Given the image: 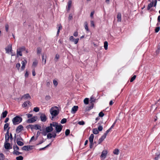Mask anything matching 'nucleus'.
Wrapping results in <instances>:
<instances>
[{
    "label": "nucleus",
    "instance_id": "nucleus-1",
    "mask_svg": "<svg viewBox=\"0 0 160 160\" xmlns=\"http://www.w3.org/2000/svg\"><path fill=\"white\" fill-rule=\"evenodd\" d=\"M52 127H53V122L50 123L49 126L47 127L46 129L44 128L42 129V132H41L42 134L45 136L47 135V133L51 132L53 130Z\"/></svg>",
    "mask_w": 160,
    "mask_h": 160
},
{
    "label": "nucleus",
    "instance_id": "nucleus-2",
    "mask_svg": "<svg viewBox=\"0 0 160 160\" xmlns=\"http://www.w3.org/2000/svg\"><path fill=\"white\" fill-rule=\"evenodd\" d=\"M22 118L19 116H16L12 119V122L14 125H16L21 123L22 121Z\"/></svg>",
    "mask_w": 160,
    "mask_h": 160
},
{
    "label": "nucleus",
    "instance_id": "nucleus-3",
    "mask_svg": "<svg viewBox=\"0 0 160 160\" xmlns=\"http://www.w3.org/2000/svg\"><path fill=\"white\" fill-rule=\"evenodd\" d=\"M53 127H55V129L57 132H60L62 128V126L60 124L58 125V123L57 122H53Z\"/></svg>",
    "mask_w": 160,
    "mask_h": 160
},
{
    "label": "nucleus",
    "instance_id": "nucleus-4",
    "mask_svg": "<svg viewBox=\"0 0 160 160\" xmlns=\"http://www.w3.org/2000/svg\"><path fill=\"white\" fill-rule=\"evenodd\" d=\"M50 112L52 116V120L59 113V112L57 110L53 108H52L50 110Z\"/></svg>",
    "mask_w": 160,
    "mask_h": 160
},
{
    "label": "nucleus",
    "instance_id": "nucleus-5",
    "mask_svg": "<svg viewBox=\"0 0 160 160\" xmlns=\"http://www.w3.org/2000/svg\"><path fill=\"white\" fill-rule=\"evenodd\" d=\"M94 136L93 134H92L90 135L89 138V141L90 143V148H92L93 147V145L94 144V143H96L95 142H93V140L94 138Z\"/></svg>",
    "mask_w": 160,
    "mask_h": 160
},
{
    "label": "nucleus",
    "instance_id": "nucleus-6",
    "mask_svg": "<svg viewBox=\"0 0 160 160\" xmlns=\"http://www.w3.org/2000/svg\"><path fill=\"white\" fill-rule=\"evenodd\" d=\"M152 152L153 153L155 152V154H153V156L155 157L154 160H158V158L160 157V152L158 150L156 151L155 150H153L152 151Z\"/></svg>",
    "mask_w": 160,
    "mask_h": 160
},
{
    "label": "nucleus",
    "instance_id": "nucleus-7",
    "mask_svg": "<svg viewBox=\"0 0 160 160\" xmlns=\"http://www.w3.org/2000/svg\"><path fill=\"white\" fill-rule=\"evenodd\" d=\"M6 51V53L9 54L10 52L11 53H12V46L11 44H9L5 48Z\"/></svg>",
    "mask_w": 160,
    "mask_h": 160
},
{
    "label": "nucleus",
    "instance_id": "nucleus-8",
    "mask_svg": "<svg viewBox=\"0 0 160 160\" xmlns=\"http://www.w3.org/2000/svg\"><path fill=\"white\" fill-rule=\"evenodd\" d=\"M10 127H9L7 129V132L5 134V142H8L9 138V130Z\"/></svg>",
    "mask_w": 160,
    "mask_h": 160
},
{
    "label": "nucleus",
    "instance_id": "nucleus-9",
    "mask_svg": "<svg viewBox=\"0 0 160 160\" xmlns=\"http://www.w3.org/2000/svg\"><path fill=\"white\" fill-rule=\"evenodd\" d=\"M37 119L36 117H33L32 118L28 119L26 121V122L27 123H33L36 121Z\"/></svg>",
    "mask_w": 160,
    "mask_h": 160
},
{
    "label": "nucleus",
    "instance_id": "nucleus-10",
    "mask_svg": "<svg viewBox=\"0 0 160 160\" xmlns=\"http://www.w3.org/2000/svg\"><path fill=\"white\" fill-rule=\"evenodd\" d=\"M33 146L29 145V146H24L23 147L22 149L24 151H29L32 149Z\"/></svg>",
    "mask_w": 160,
    "mask_h": 160
},
{
    "label": "nucleus",
    "instance_id": "nucleus-11",
    "mask_svg": "<svg viewBox=\"0 0 160 160\" xmlns=\"http://www.w3.org/2000/svg\"><path fill=\"white\" fill-rule=\"evenodd\" d=\"M4 148L6 149H9L12 148V146L10 145V143L8 142H5L4 144Z\"/></svg>",
    "mask_w": 160,
    "mask_h": 160
},
{
    "label": "nucleus",
    "instance_id": "nucleus-12",
    "mask_svg": "<svg viewBox=\"0 0 160 160\" xmlns=\"http://www.w3.org/2000/svg\"><path fill=\"white\" fill-rule=\"evenodd\" d=\"M40 118L41 121L43 122H45L47 119V118L46 115L44 113L41 114Z\"/></svg>",
    "mask_w": 160,
    "mask_h": 160
},
{
    "label": "nucleus",
    "instance_id": "nucleus-13",
    "mask_svg": "<svg viewBox=\"0 0 160 160\" xmlns=\"http://www.w3.org/2000/svg\"><path fill=\"white\" fill-rule=\"evenodd\" d=\"M23 127L22 125H19L17 128L16 132L17 133H19L23 130Z\"/></svg>",
    "mask_w": 160,
    "mask_h": 160
},
{
    "label": "nucleus",
    "instance_id": "nucleus-14",
    "mask_svg": "<svg viewBox=\"0 0 160 160\" xmlns=\"http://www.w3.org/2000/svg\"><path fill=\"white\" fill-rule=\"evenodd\" d=\"M78 106H74L72 109L71 112L72 114H74L76 113V111L78 110Z\"/></svg>",
    "mask_w": 160,
    "mask_h": 160
},
{
    "label": "nucleus",
    "instance_id": "nucleus-15",
    "mask_svg": "<svg viewBox=\"0 0 160 160\" xmlns=\"http://www.w3.org/2000/svg\"><path fill=\"white\" fill-rule=\"evenodd\" d=\"M27 63V61L26 60H24L22 61L21 64H22V65L21 67V70L23 71L25 69V68L26 64Z\"/></svg>",
    "mask_w": 160,
    "mask_h": 160
},
{
    "label": "nucleus",
    "instance_id": "nucleus-16",
    "mask_svg": "<svg viewBox=\"0 0 160 160\" xmlns=\"http://www.w3.org/2000/svg\"><path fill=\"white\" fill-rule=\"evenodd\" d=\"M107 154V151L103 150L102 152V154L101 155V158H105L106 157Z\"/></svg>",
    "mask_w": 160,
    "mask_h": 160
},
{
    "label": "nucleus",
    "instance_id": "nucleus-17",
    "mask_svg": "<svg viewBox=\"0 0 160 160\" xmlns=\"http://www.w3.org/2000/svg\"><path fill=\"white\" fill-rule=\"evenodd\" d=\"M106 136L104 134L103 135L101 136L100 138L98 140L99 143H100L101 142H102L103 140L105 138Z\"/></svg>",
    "mask_w": 160,
    "mask_h": 160
},
{
    "label": "nucleus",
    "instance_id": "nucleus-18",
    "mask_svg": "<svg viewBox=\"0 0 160 160\" xmlns=\"http://www.w3.org/2000/svg\"><path fill=\"white\" fill-rule=\"evenodd\" d=\"M34 129L36 130L38 129L40 131L42 132V129H41V127L38 124L34 125Z\"/></svg>",
    "mask_w": 160,
    "mask_h": 160
},
{
    "label": "nucleus",
    "instance_id": "nucleus-19",
    "mask_svg": "<svg viewBox=\"0 0 160 160\" xmlns=\"http://www.w3.org/2000/svg\"><path fill=\"white\" fill-rule=\"evenodd\" d=\"M23 98L24 99H27L28 98L31 99V97L29 95V94L27 93L26 94H24L22 97V98Z\"/></svg>",
    "mask_w": 160,
    "mask_h": 160
},
{
    "label": "nucleus",
    "instance_id": "nucleus-20",
    "mask_svg": "<svg viewBox=\"0 0 160 160\" xmlns=\"http://www.w3.org/2000/svg\"><path fill=\"white\" fill-rule=\"evenodd\" d=\"M8 113L7 111H5L4 112H3L1 116V118H5L7 115Z\"/></svg>",
    "mask_w": 160,
    "mask_h": 160
},
{
    "label": "nucleus",
    "instance_id": "nucleus-21",
    "mask_svg": "<svg viewBox=\"0 0 160 160\" xmlns=\"http://www.w3.org/2000/svg\"><path fill=\"white\" fill-rule=\"evenodd\" d=\"M18 140H19L18 138H17L16 142H17V144H18V145L19 146H23L24 145V143L22 142L21 141H19Z\"/></svg>",
    "mask_w": 160,
    "mask_h": 160
},
{
    "label": "nucleus",
    "instance_id": "nucleus-22",
    "mask_svg": "<svg viewBox=\"0 0 160 160\" xmlns=\"http://www.w3.org/2000/svg\"><path fill=\"white\" fill-rule=\"evenodd\" d=\"M121 15L120 13H118L117 16V18L118 19L117 21L118 22H120L121 21Z\"/></svg>",
    "mask_w": 160,
    "mask_h": 160
},
{
    "label": "nucleus",
    "instance_id": "nucleus-23",
    "mask_svg": "<svg viewBox=\"0 0 160 160\" xmlns=\"http://www.w3.org/2000/svg\"><path fill=\"white\" fill-rule=\"evenodd\" d=\"M13 153L14 155L18 156L20 154H22V152H18V151H14Z\"/></svg>",
    "mask_w": 160,
    "mask_h": 160
},
{
    "label": "nucleus",
    "instance_id": "nucleus-24",
    "mask_svg": "<svg viewBox=\"0 0 160 160\" xmlns=\"http://www.w3.org/2000/svg\"><path fill=\"white\" fill-rule=\"evenodd\" d=\"M27 129L31 128L32 130L34 129V125H29L26 127Z\"/></svg>",
    "mask_w": 160,
    "mask_h": 160
},
{
    "label": "nucleus",
    "instance_id": "nucleus-25",
    "mask_svg": "<svg viewBox=\"0 0 160 160\" xmlns=\"http://www.w3.org/2000/svg\"><path fill=\"white\" fill-rule=\"evenodd\" d=\"M72 3V2L71 0H69L68 1V3L67 10H70V7L71 6Z\"/></svg>",
    "mask_w": 160,
    "mask_h": 160
},
{
    "label": "nucleus",
    "instance_id": "nucleus-26",
    "mask_svg": "<svg viewBox=\"0 0 160 160\" xmlns=\"http://www.w3.org/2000/svg\"><path fill=\"white\" fill-rule=\"evenodd\" d=\"M84 27L85 29L87 31H89V29L88 28V25L87 22H85L84 23Z\"/></svg>",
    "mask_w": 160,
    "mask_h": 160
},
{
    "label": "nucleus",
    "instance_id": "nucleus-27",
    "mask_svg": "<svg viewBox=\"0 0 160 160\" xmlns=\"http://www.w3.org/2000/svg\"><path fill=\"white\" fill-rule=\"evenodd\" d=\"M153 2H151L148 5L147 7L148 10H149L150 8L153 6Z\"/></svg>",
    "mask_w": 160,
    "mask_h": 160
},
{
    "label": "nucleus",
    "instance_id": "nucleus-28",
    "mask_svg": "<svg viewBox=\"0 0 160 160\" xmlns=\"http://www.w3.org/2000/svg\"><path fill=\"white\" fill-rule=\"evenodd\" d=\"M22 52L18 49H17V56H18V55L22 56Z\"/></svg>",
    "mask_w": 160,
    "mask_h": 160
},
{
    "label": "nucleus",
    "instance_id": "nucleus-29",
    "mask_svg": "<svg viewBox=\"0 0 160 160\" xmlns=\"http://www.w3.org/2000/svg\"><path fill=\"white\" fill-rule=\"evenodd\" d=\"M93 107V104L92 103V105L89 107H87L86 108V111H89Z\"/></svg>",
    "mask_w": 160,
    "mask_h": 160
},
{
    "label": "nucleus",
    "instance_id": "nucleus-30",
    "mask_svg": "<svg viewBox=\"0 0 160 160\" xmlns=\"http://www.w3.org/2000/svg\"><path fill=\"white\" fill-rule=\"evenodd\" d=\"M119 150L118 149H115L113 151V153L115 155H118L119 153Z\"/></svg>",
    "mask_w": 160,
    "mask_h": 160
},
{
    "label": "nucleus",
    "instance_id": "nucleus-31",
    "mask_svg": "<svg viewBox=\"0 0 160 160\" xmlns=\"http://www.w3.org/2000/svg\"><path fill=\"white\" fill-rule=\"evenodd\" d=\"M13 147L14 151H18L19 150V147L16 144L13 145Z\"/></svg>",
    "mask_w": 160,
    "mask_h": 160
},
{
    "label": "nucleus",
    "instance_id": "nucleus-32",
    "mask_svg": "<svg viewBox=\"0 0 160 160\" xmlns=\"http://www.w3.org/2000/svg\"><path fill=\"white\" fill-rule=\"evenodd\" d=\"M37 54L39 56L40 54L41 53L42 51V49L40 47H38L37 48Z\"/></svg>",
    "mask_w": 160,
    "mask_h": 160
},
{
    "label": "nucleus",
    "instance_id": "nucleus-33",
    "mask_svg": "<svg viewBox=\"0 0 160 160\" xmlns=\"http://www.w3.org/2000/svg\"><path fill=\"white\" fill-rule=\"evenodd\" d=\"M99 131L97 128H94L93 129V133L95 134H97L99 133Z\"/></svg>",
    "mask_w": 160,
    "mask_h": 160
},
{
    "label": "nucleus",
    "instance_id": "nucleus-34",
    "mask_svg": "<svg viewBox=\"0 0 160 160\" xmlns=\"http://www.w3.org/2000/svg\"><path fill=\"white\" fill-rule=\"evenodd\" d=\"M42 62L44 64H45L46 63V58H44V56L43 55H42Z\"/></svg>",
    "mask_w": 160,
    "mask_h": 160
},
{
    "label": "nucleus",
    "instance_id": "nucleus-35",
    "mask_svg": "<svg viewBox=\"0 0 160 160\" xmlns=\"http://www.w3.org/2000/svg\"><path fill=\"white\" fill-rule=\"evenodd\" d=\"M104 48L105 50H107L108 48V42L107 41L104 42Z\"/></svg>",
    "mask_w": 160,
    "mask_h": 160
},
{
    "label": "nucleus",
    "instance_id": "nucleus-36",
    "mask_svg": "<svg viewBox=\"0 0 160 160\" xmlns=\"http://www.w3.org/2000/svg\"><path fill=\"white\" fill-rule=\"evenodd\" d=\"M30 102L29 101L25 102H24L22 105L24 107H26L27 106L28 104H29Z\"/></svg>",
    "mask_w": 160,
    "mask_h": 160
},
{
    "label": "nucleus",
    "instance_id": "nucleus-37",
    "mask_svg": "<svg viewBox=\"0 0 160 160\" xmlns=\"http://www.w3.org/2000/svg\"><path fill=\"white\" fill-rule=\"evenodd\" d=\"M51 145V143H50L49 144L47 145L44 148H40L39 149L40 151H41L42 150H44L46 148L48 147L50 145Z\"/></svg>",
    "mask_w": 160,
    "mask_h": 160
},
{
    "label": "nucleus",
    "instance_id": "nucleus-38",
    "mask_svg": "<svg viewBox=\"0 0 160 160\" xmlns=\"http://www.w3.org/2000/svg\"><path fill=\"white\" fill-rule=\"evenodd\" d=\"M85 104L87 105L88 103L89 99L88 98H86L83 101Z\"/></svg>",
    "mask_w": 160,
    "mask_h": 160
},
{
    "label": "nucleus",
    "instance_id": "nucleus-39",
    "mask_svg": "<svg viewBox=\"0 0 160 160\" xmlns=\"http://www.w3.org/2000/svg\"><path fill=\"white\" fill-rule=\"evenodd\" d=\"M9 124L8 123H6L5 124L4 126V130H6L7 128H9Z\"/></svg>",
    "mask_w": 160,
    "mask_h": 160
},
{
    "label": "nucleus",
    "instance_id": "nucleus-40",
    "mask_svg": "<svg viewBox=\"0 0 160 160\" xmlns=\"http://www.w3.org/2000/svg\"><path fill=\"white\" fill-rule=\"evenodd\" d=\"M70 133V130L68 129H67L65 131V134L66 136H68Z\"/></svg>",
    "mask_w": 160,
    "mask_h": 160
},
{
    "label": "nucleus",
    "instance_id": "nucleus-41",
    "mask_svg": "<svg viewBox=\"0 0 160 160\" xmlns=\"http://www.w3.org/2000/svg\"><path fill=\"white\" fill-rule=\"evenodd\" d=\"M4 156L3 154L1 153L0 154V160H4Z\"/></svg>",
    "mask_w": 160,
    "mask_h": 160
},
{
    "label": "nucleus",
    "instance_id": "nucleus-42",
    "mask_svg": "<svg viewBox=\"0 0 160 160\" xmlns=\"http://www.w3.org/2000/svg\"><path fill=\"white\" fill-rule=\"evenodd\" d=\"M23 158V157L22 156H19L16 157V159L17 160H22Z\"/></svg>",
    "mask_w": 160,
    "mask_h": 160
},
{
    "label": "nucleus",
    "instance_id": "nucleus-43",
    "mask_svg": "<svg viewBox=\"0 0 160 160\" xmlns=\"http://www.w3.org/2000/svg\"><path fill=\"white\" fill-rule=\"evenodd\" d=\"M47 137L48 139H50L52 137V134L51 133H48L47 135Z\"/></svg>",
    "mask_w": 160,
    "mask_h": 160
},
{
    "label": "nucleus",
    "instance_id": "nucleus-44",
    "mask_svg": "<svg viewBox=\"0 0 160 160\" xmlns=\"http://www.w3.org/2000/svg\"><path fill=\"white\" fill-rule=\"evenodd\" d=\"M95 99L92 96L90 98V101L91 103L93 102H95Z\"/></svg>",
    "mask_w": 160,
    "mask_h": 160
},
{
    "label": "nucleus",
    "instance_id": "nucleus-45",
    "mask_svg": "<svg viewBox=\"0 0 160 160\" xmlns=\"http://www.w3.org/2000/svg\"><path fill=\"white\" fill-rule=\"evenodd\" d=\"M66 122H67L66 119L64 118L61 120V123L62 124H64V123H66Z\"/></svg>",
    "mask_w": 160,
    "mask_h": 160
},
{
    "label": "nucleus",
    "instance_id": "nucleus-46",
    "mask_svg": "<svg viewBox=\"0 0 160 160\" xmlns=\"http://www.w3.org/2000/svg\"><path fill=\"white\" fill-rule=\"evenodd\" d=\"M79 40V38H76V39L75 38L74 39V40H73L72 42H73L74 44H76L78 43Z\"/></svg>",
    "mask_w": 160,
    "mask_h": 160
},
{
    "label": "nucleus",
    "instance_id": "nucleus-47",
    "mask_svg": "<svg viewBox=\"0 0 160 160\" xmlns=\"http://www.w3.org/2000/svg\"><path fill=\"white\" fill-rule=\"evenodd\" d=\"M5 28L6 31L7 32H8V28H9V25L8 24H6L5 25Z\"/></svg>",
    "mask_w": 160,
    "mask_h": 160
},
{
    "label": "nucleus",
    "instance_id": "nucleus-48",
    "mask_svg": "<svg viewBox=\"0 0 160 160\" xmlns=\"http://www.w3.org/2000/svg\"><path fill=\"white\" fill-rule=\"evenodd\" d=\"M39 108L38 107L34 108L33 110V111L36 112H38L39 111Z\"/></svg>",
    "mask_w": 160,
    "mask_h": 160
},
{
    "label": "nucleus",
    "instance_id": "nucleus-49",
    "mask_svg": "<svg viewBox=\"0 0 160 160\" xmlns=\"http://www.w3.org/2000/svg\"><path fill=\"white\" fill-rule=\"evenodd\" d=\"M136 75H134L131 79L130 81L131 82H132L136 78Z\"/></svg>",
    "mask_w": 160,
    "mask_h": 160
},
{
    "label": "nucleus",
    "instance_id": "nucleus-50",
    "mask_svg": "<svg viewBox=\"0 0 160 160\" xmlns=\"http://www.w3.org/2000/svg\"><path fill=\"white\" fill-rule=\"evenodd\" d=\"M104 113L102 112H101L99 113V116L100 117H102L104 116Z\"/></svg>",
    "mask_w": 160,
    "mask_h": 160
},
{
    "label": "nucleus",
    "instance_id": "nucleus-51",
    "mask_svg": "<svg viewBox=\"0 0 160 160\" xmlns=\"http://www.w3.org/2000/svg\"><path fill=\"white\" fill-rule=\"evenodd\" d=\"M102 127L101 125H99L98 127V130L99 131H101L102 130Z\"/></svg>",
    "mask_w": 160,
    "mask_h": 160
},
{
    "label": "nucleus",
    "instance_id": "nucleus-52",
    "mask_svg": "<svg viewBox=\"0 0 160 160\" xmlns=\"http://www.w3.org/2000/svg\"><path fill=\"white\" fill-rule=\"evenodd\" d=\"M53 83L55 87H56L57 86L58 83L57 81L56 80H54L53 81Z\"/></svg>",
    "mask_w": 160,
    "mask_h": 160
},
{
    "label": "nucleus",
    "instance_id": "nucleus-53",
    "mask_svg": "<svg viewBox=\"0 0 160 160\" xmlns=\"http://www.w3.org/2000/svg\"><path fill=\"white\" fill-rule=\"evenodd\" d=\"M19 50H20L22 52L24 51H25V47H22L19 49H18Z\"/></svg>",
    "mask_w": 160,
    "mask_h": 160
},
{
    "label": "nucleus",
    "instance_id": "nucleus-54",
    "mask_svg": "<svg viewBox=\"0 0 160 160\" xmlns=\"http://www.w3.org/2000/svg\"><path fill=\"white\" fill-rule=\"evenodd\" d=\"M111 129H110V128L108 129V130H107L106 132H105L104 134L106 136H107V134L108 133V132L110 131L111 130Z\"/></svg>",
    "mask_w": 160,
    "mask_h": 160
},
{
    "label": "nucleus",
    "instance_id": "nucleus-55",
    "mask_svg": "<svg viewBox=\"0 0 160 160\" xmlns=\"http://www.w3.org/2000/svg\"><path fill=\"white\" fill-rule=\"evenodd\" d=\"M78 124L80 125H83L85 124V122L83 121H82L79 122Z\"/></svg>",
    "mask_w": 160,
    "mask_h": 160
},
{
    "label": "nucleus",
    "instance_id": "nucleus-56",
    "mask_svg": "<svg viewBox=\"0 0 160 160\" xmlns=\"http://www.w3.org/2000/svg\"><path fill=\"white\" fill-rule=\"evenodd\" d=\"M160 50V42L158 44V49L156 50L157 53H158L159 52V51Z\"/></svg>",
    "mask_w": 160,
    "mask_h": 160
},
{
    "label": "nucleus",
    "instance_id": "nucleus-57",
    "mask_svg": "<svg viewBox=\"0 0 160 160\" xmlns=\"http://www.w3.org/2000/svg\"><path fill=\"white\" fill-rule=\"evenodd\" d=\"M160 30V27H157L155 29V32L156 33H157L159 32Z\"/></svg>",
    "mask_w": 160,
    "mask_h": 160
},
{
    "label": "nucleus",
    "instance_id": "nucleus-58",
    "mask_svg": "<svg viewBox=\"0 0 160 160\" xmlns=\"http://www.w3.org/2000/svg\"><path fill=\"white\" fill-rule=\"evenodd\" d=\"M20 66L21 65L20 63H18L16 64V67L18 70H19Z\"/></svg>",
    "mask_w": 160,
    "mask_h": 160
},
{
    "label": "nucleus",
    "instance_id": "nucleus-59",
    "mask_svg": "<svg viewBox=\"0 0 160 160\" xmlns=\"http://www.w3.org/2000/svg\"><path fill=\"white\" fill-rule=\"evenodd\" d=\"M74 39L73 36H71L69 38V40L71 42H72Z\"/></svg>",
    "mask_w": 160,
    "mask_h": 160
},
{
    "label": "nucleus",
    "instance_id": "nucleus-60",
    "mask_svg": "<svg viewBox=\"0 0 160 160\" xmlns=\"http://www.w3.org/2000/svg\"><path fill=\"white\" fill-rule=\"evenodd\" d=\"M72 18V14H70L68 17V19L69 20H71Z\"/></svg>",
    "mask_w": 160,
    "mask_h": 160
},
{
    "label": "nucleus",
    "instance_id": "nucleus-61",
    "mask_svg": "<svg viewBox=\"0 0 160 160\" xmlns=\"http://www.w3.org/2000/svg\"><path fill=\"white\" fill-rule=\"evenodd\" d=\"M60 57L59 55L58 54H56L55 57V59H56L57 60Z\"/></svg>",
    "mask_w": 160,
    "mask_h": 160
},
{
    "label": "nucleus",
    "instance_id": "nucleus-62",
    "mask_svg": "<svg viewBox=\"0 0 160 160\" xmlns=\"http://www.w3.org/2000/svg\"><path fill=\"white\" fill-rule=\"evenodd\" d=\"M78 32L77 31L73 33V36H75V37H76L78 36Z\"/></svg>",
    "mask_w": 160,
    "mask_h": 160
},
{
    "label": "nucleus",
    "instance_id": "nucleus-63",
    "mask_svg": "<svg viewBox=\"0 0 160 160\" xmlns=\"http://www.w3.org/2000/svg\"><path fill=\"white\" fill-rule=\"evenodd\" d=\"M28 118H30L32 116V114H26Z\"/></svg>",
    "mask_w": 160,
    "mask_h": 160
},
{
    "label": "nucleus",
    "instance_id": "nucleus-64",
    "mask_svg": "<svg viewBox=\"0 0 160 160\" xmlns=\"http://www.w3.org/2000/svg\"><path fill=\"white\" fill-rule=\"evenodd\" d=\"M28 73L27 71H26V73L25 74V78H28Z\"/></svg>",
    "mask_w": 160,
    "mask_h": 160
}]
</instances>
